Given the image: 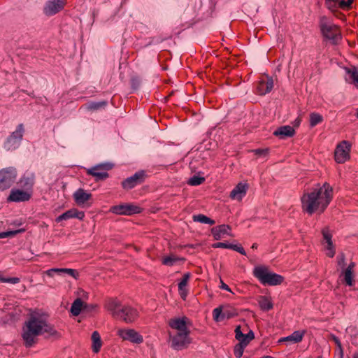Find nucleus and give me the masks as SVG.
I'll use <instances>...</instances> for the list:
<instances>
[{
  "label": "nucleus",
  "instance_id": "20e7f679",
  "mask_svg": "<svg viewBox=\"0 0 358 358\" xmlns=\"http://www.w3.org/2000/svg\"><path fill=\"white\" fill-rule=\"evenodd\" d=\"M254 275L264 285H277L283 282V277L269 271L264 266H256L253 270Z\"/></svg>",
  "mask_w": 358,
  "mask_h": 358
},
{
  "label": "nucleus",
  "instance_id": "c85d7f7f",
  "mask_svg": "<svg viewBox=\"0 0 358 358\" xmlns=\"http://www.w3.org/2000/svg\"><path fill=\"white\" fill-rule=\"evenodd\" d=\"M184 260L185 259L183 258H180L174 255H170L162 259V264L165 266H172L178 262H183Z\"/></svg>",
  "mask_w": 358,
  "mask_h": 358
},
{
  "label": "nucleus",
  "instance_id": "bb28decb",
  "mask_svg": "<svg viewBox=\"0 0 358 358\" xmlns=\"http://www.w3.org/2000/svg\"><path fill=\"white\" fill-rule=\"evenodd\" d=\"M92 350L93 352L97 353L102 345V342L101 340V336L98 331H95L92 333Z\"/></svg>",
  "mask_w": 358,
  "mask_h": 358
},
{
  "label": "nucleus",
  "instance_id": "aec40b11",
  "mask_svg": "<svg viewBox=\"0 0 358 358\" xmlns=\"http://www.w3.org/2000/svg\"><path fill=\"white\" fill-rule=\"evenodd\" d=\"M294 129L289 125L280 127L278 129H276L273 132V135L278 137L280 139H285L288 137H292L294 135Z\"/></svg>",
  "mask_w": 358,
  "mask_h": 358
},
{
  "label": "nucleus",
  "instance_id": "9d476101",
  "mask_svg": "<svg viewBox=\"0 0 358 358\" xmlns=\"http://www.w3.org/2000/svg\"><path fill=\"white\" fill-rule=\"evenodd\" d=\"M117 334L122 340L133 343L140 344L143 341V336L133 329H120Z\"/></svg>",
  "mask_w": 358,
  "mask_h": 358
},
{
  "label": "nucleus",
  "instance_id": "c03bdc74",
  "mask_svg": "<svg viewBox=\"0 0 358 358\" xmlns=\"http://www.w3.org/2000/svg\"><path fill=\"white\" fill-rule=\"evenodd\" d=\"M0 281L2 282H7L11 284H16L20 282V278L17 277L14 278H3L2 273L0 272Z\"/></svg>",
  "mask_w": 358,
  "mask_h": 358
},
{
  "label": "nucleus",
  "instance_id": "f257e3e1",
  "mask_svg": "<svg viewBox=\"0 0 358 358\" xmlns=\"http://www.w3.org/2000/svg\"><path fill=\"white\" fill-rule=\"evenodd\" d=\"M332 198L333 189L329 183L324 182L322 185L317 184L301 196L302 209L309 215L317 212L323 213Z\"/></svg>",
  "mask_w": 358,
  "mask_h": 358
},
{
  "label": "nucleus",
  "instance_id": "3c124183",
  "mask_svg": "<svg viewBox=\"0 0 358 358\" xmlns=\"http://www.w3.org/2000/svg\"><path fill=\"white\" fill-rule=\"evenodd\" d=\"M235 333H236V338L238 341L241 340V338H242L243 336V334L241 331V327L240 326H238V327H237L236 328Z\"/></svg>",
  "mask_w": 358,
  "mask_h": 358
},
{
  "label": "nucleus",
  "instance_id": "6e6552de",
  "mask_svg": "<svg viewBox=\"0 0 358 358\" xmlns=\"http://www.w3.org/2000/svg\"><path fill=\"white\" fill-rule=\"evenodd\" d=\"M110 211L116 215H132L140 213L142 208L133 203H126L112 206Z\"/></svg>",
  "mask_w": 358,
  "mask_h": 358
},
{
  "label": "nucleus",
  "instance_id": "c9c22d12",
  "mask_svg": "<svg viewBox=\"0 0 358 358\" xmlns=\"http://www.w3.org/2000/svg\"><path fill=\"white\" fill-rule=\"evenodd\" d=\"M191 274L189 273H186L183 275L181 280L178 282V289L179 291H183L187 285V282L190 278Z\"/></svg>",
  "mask_w": 358,
  "mask_h": 358
},
{
  "label": "nucleus",
  "instance_id": "ea45409f",
  "mask_svg": "<svg viewBox=\"0 0 358 358\" xmlns=\"http://www.w3.org/2000/svg\"><path fill=\"white\" fill-rule=\"evenodd\" d=\"M247 346V345L239 343L237 344L234 350V355L236 357L240 358L244 352V348Z\"/></svg>",
  "mask_w": 358,
  "mask_h": 358
},
{
  "label": "nucleus",
  "instance_id": "6ab92c4d",
  "mask_svg": "<svg viewBox=\"0 0 358 358\" xmlns=\"http://www.w3.org/2000/svg\"><path fill=\"white\" fill-rule=\"evenodd\" d=\"M355 263L351 262L347 268L341 271L340 278L345 282L347 285L352 286L354 284L353 280V268Z\"/></svg>",
  "mask_w": 358,
  "mask_h": 358
},
{
  "label": "nucleus",
  "instance_id": "72a5a7b5",
  "mask_svg": "<svg viewBox=\"0 0 358 358\" xmlns=\"http://www.w3.org/2000/svg\"><path fill=\"white\" fill-rule=\"evenodd\" d=\"M323 121V117L317 113H312L310 115V125L313 127Z\"/></svg>",
  "mask_w": 358,
  "mask_h": 358
},
{
  "label": "nucleus",
  "instance_id": "603ef678",
  "mask_svg": "<svg viewBox=\"0 0 358 358\" xmlns=\"http://www.w3.org/2000/svg\"><path fill=\"white\" fill-rule=\"evenodd\" d=\"M331 338L335 342L336 345L341 350H342L341 343L340 341L338 340V338L336 336H335L334 335H331Z\"/></svg>",
  "mask_w": 358,
  "mask_h": 358
},
{
  "label": "nucleus",
  "instance_id": "a878e982",
  "mask_svg": "<svg viewBox=\"0 0 358 358\" xmlns=\"http://www.w3.org/2000/svg\"><path fill=\"white\" fill-rule=\"evenodd\" d=\"M346 73V80L352 83L358 87V69L353 66L350 69H348Z\"/></svg>",
  "mask_w": 358,
  "mask_h": 358
},
{
  "label": "nucleus",
  "instance_id": "37998d69",
  "mask_svg": "<svg viewBox=\"0 0 358 358\" xmlns=\"http://www.w3.org/2000/svg\"><path fill=\"white\" fill-rule=\"evenodd\" d=\"M339 0H326L325 4L328 9L334 11L338 8Z\"/></svg>",
  "mask_w": 358,
  "mask_h": 358
},
{
  "label": "nucleus",
  "instance_id": "393cba45",
  "mask_svg": "<svg viewBox=\"0 0 358 358\" xmlns=\"http://www.w3.org/2000/svg\"><path fill=\"white\" fill-rule=\"evenodd\" d=\"M304 334L305 331H295L291 335L281 338L280 342L288 341L291 343H297L302 341Z\"/></svg>",
  "mask_w": 358,
  "mask_h": 358
},
{
  "label": "nucleus",
  "instance_id": "4468645a",
  "mask_svg": "<svg viewBox=\"0 0 358 358\" xmlns=\"http://www.w3.org/2000/svg\"><path fill=\"white\" fill-rule=\"evenodd\" d=\"M145 177L144 171L136 172L134 175L127 178L122 182V187L126 189L134 188L138 184L143 182Z\"/></svg>",
  "mask_w": 358,
  "mask_h": 358
},
{
  "label": "nucleus",
  "instance_id": "2eb2a0df",
  "mask_svg": "<svg viewBox=\"0 0 358 358\" xmlns=\"http://www.w3.org/2000/svg\"><path fill=\"white\" fill-rule=\"evenodd\" d=\"M45 273L50 277H55V275L63 276L64 275H68L72 276L75 279H77L79 275L78 271L72 268H54L46 271Z\"/></svg>",
  "mask_w": 358,
  "mask_h": 358
},
{
  "label": "nucleus",
  "instance_id": "5fc2aeb1",
  "mask_svg": "<svg viewBox=\"0 0 358 358\" xmlns=\"http://www.w3.org/2000/svg\"><path fill=\"white\" fill-rule=\"evenodd\" d=\"M220 288L222 289H224L226 291H231V289L229 287V286L227 285H226L225 283H224L223 282H221Z\"/></svg>",
  "mask_w": 358,
  "mask_h": 358
},
{
  "label": "nucleus",
  "instance_id": "13d9d810",
  "mask_svg": "<svg viewBox=\"0 0 358 358\" xmlns=\"http://www.w3.org/2000/svg\"><path fill=\"white\" fill-rule=\"evenodd\" d=\"M354 358H357V357H354Z\"/></svg>",
  "mask_w": 358,
  "mask_h": 358
},
{
  "label": "nucleus",
  "instance_id": "f03ea898",
  "mask_svg": "<svg viewBox=\"0 0 358 358\" xmlns=\"http://www.w3.org/2000/svg\"><path fill=\"white\" fill-rule=\"evenodd\" d=\"M54 328L48 323L47 315L41 310L30 313L22 327V337L26 346L30 347L36 343L38 336L45 333L53 335Z\"/></svg>",
  "mask_w": 358,
  "mask_h": 358
},
{
  "label": "nucleus",
  "instance_id": "864d4df0",
  "mask_svg": "<svg viewBox=\"0 0 358 358\" xmlns=\"http://www.w3.org/2000/svg\"><path fill=\"white\" fill-rule=\"evenodd\" d=\"M301 120L299 117H298L294 121V127H298L301 124Z\"/></svg>",
  "mask_w": 358,
  "mask_h": 358
},
{
  "label": "nucleus",
  "instance_id": "f704fd0d",
  "mask_svg": "<svg viewBox=\"0 0 358 358\" xmlns=\"http://www.w3.org/2000/svg\"><path fill=\"white\" fill-rule=\"evenodd\" d=\"M326 251V255L329 257H333L335 255V247L332 242L322 244Z\"/></svg>",
  "mask_w": 358,
  "mask_h": 358
},
{
  "label": "nucleus",
  "instance_id": "ddd939ff",
  "mask_svg": "<svg viewBox=\"0 0 358 358\" xmlns=\"http://www.w3.org/2000/svg\"><path fill=\"white\" fill-rule=\"evenodd\" d=\"M65 0H49L47 1L43 11L47 15H53L63 9Z\"/></svg>",
  "mask_w": 358,
  "mask_h": 358
},
{
  "label": "nucleus",
  "instance_id": "f3484780",
  "mask_svg": "<svg viewBox=\"0 0 358 358\" xmlns=\"http://www.w3.org/2000/svg\"><path fill=\"white\" fill-rule=\"evenodd\" d=\"M73 199L78 206H85L92 198V194L82 188H79L73 193Z\"/></svg>",
  "mask_w": 358,
  "mask_h": 358
},
{
  "label": "nucleus",
  "instance_id": "4be33fe9",
  "mask_svg": "<svg viewBox=\"0 0 358 358\" xmlns=\"http://www.w3.org/2000/svg\"><path fill=\"white\" fill-rule=\"evenodd\" d=\"M248 187L245 184L238 183L231 192L230 198L241 201L247 193Z\"/></svg>",
  "mask_w": 358,
  "mask_h": 358
},
{
  "label": "nucleus",
  "instance_id": "473e14b6",
  "mask_svg": "<svg viewBox=\"0 0 358 358\" xmlns=\"http://www.w3.org/2000/svg\"><path fill=\"white\" fill-rule=\"evenodd\" d=\"M213 320L217 322H222L226 318L225 313L222 312V307L216 308L213 312Z\"/></svg>",
  "mask_w": 358,
  "mask_h": 358
},
{
  "label": "nucleus",
  "instance_id": "7c9ffc66",
  "mask_svg": "<svg viewBox=\"0 0 358 358\" xmlns=\"http://www.w3.org/2000/svg\"><path fill=\"white\" fill-rule=\"evenodd\" d=\"M260 308L264 310H268L273 308V303L268 296H260L259 299Z\"/></svg>",
  "mask_w": 358,
  "mask_h": 358
},
{
  "label": "nucleus",
  "instance_id": "09e8293b",
  "mask_svg": "<svg viewBox=\"0 0 358 358\" xmlns=\"http://www.w3.org/2000/svg\"><path fill=\"white\" fill-rule=\"evenodd\" d=\"M230 249L237 251L238 252L241 253V255H246V252H245L244 248L241 245L231 244Z\"/></svg>",
  "mask_w": 358,
  "mask_h": 358
},
{
  "label": "nucleus",
  "instance_id": "79ce46f5",
  "mask_svg": "<svg viewBox=\"0 0 358 358\" xmlns=\"http://www.w3.org/2000/svg\"><path fill=\"white\" fill-rule=\"evenodd\" d=\"M24 231V229H18V230H14V231H8L1 232L0 233V239L14 236L19 233L23 232Z\"/></svg>",
  "mask_w": 358,
  "mask_h": 358
},
{
  "label": "nucleus",
  "instance_id": "6e6d98bb",
  "mask_svg": "<svg viewBox=\"0 0 358 358\" xmlns=\"http://www.w3.org/2000/svg\"><path fill=\"white\" fill-rule=\"evenodd\" d=\"M180 296L182 299L185 300L187 296V292H180Z\"/></svg>",
  "mask_w": 358,
  "mask_h": 358
},
{
  "label": "nucleus",
  "instance_id": "c756f323",
  "mask_svg": "<svg viewBox=\"0 0 358 358\" xmlns=\"http://www.w3.org/2000/svg\"><path fill=\"white\" fill-rule=\"evenodd\" d=\"M108 103L106 101H99V102H89L85 104L86 109L89 110H97L101 108H103L107 106Z\"/></svg>",
  "mask_w": 358,
  "mask_h": 358
},
{
  "label": "nucleus",
  "instance_id": "4c0bfd02",
  "mask_svg": "<svg viewBox=\"0 0 358 358\" xmlns=\"http://www.w3.org/2000/svg\"><path fill=\"white\" fill-rule=\"evenodd\" d=\"M322 234L323 236V242L322 244H326L327 243L332 242L331 238V234L329 231V228L325 227L322 229Z\"/></svg>",
  "mask_w": 358,
  "mask_h": 358
},
{
  "label": "nucleus",
  "instance_id": "7ed1b4c3",
  "mask_svg": "<svg viewBox=\"0 0 358 358\" xmlns=\"http://www.w3.org/2000/svg\"><path fill=\"white\" fill-rule=\"evenodd\" d=\"M188 324H189V320L186 317H173L169 320V342L171 347L173 349L180 350L186 348L191 343Z\"/></svg>",
  "mask_w": 358,
  "mask_h": 358
},
{
  "label": "nucleus",
  "instance_id": "2f4dec72",
  "mask_svg": "<svg viewBox=\"0 0 358 358\" xmlns=\"http://www.w3.org/2000/svg\"><path fill=\"white\" fill-rule=\"evenodd\" d=\"M192 219L194 222L203 224H208L213 225L215 223V222L213 220L208 217L207 216L203 214L194 215H193Z\"/></svg>",
  "mask_w": 358,
  "mask_h": 358
},
{
  "label": "nucleus",
  "instance_id": "5701e85b",
  "mask_svg": "<svg viewBox=\"0 0 358 358\" xmlns=\"http://www.w3.org/2000/svg\"><path fill=\"white\" fill-rule=\"evenodd\" d=\"M122 306L116 299H108L105 302V308L111 312L114 317H117Z\"/></svg>",
  "mask_w": 358,
  "mask_h": 358
},
{
  "label": "nucleus",
  "instance_id": "cd10ccee",
  "mask_svg": "<svg viewBox=\"0 0 358 358\" xmlns=\"http://www.w3.org/2000/svg\"><path fill=\"white\" fill-rule=\"evenodd\" d=\"M85 307V303L80 299H77L71 306V312L73 315L77 316Z\"/></svg>",
  "mask_w": 358,
  "mask_h": 358
},
{
  "label": "nucleus",
  "instance_id": "1a4fd4ad",
  "mask_svg": "<svg viewBox=\"0 0 358 358\" xmlns=\"http://www.w3.org/2000/svg\"><path fill=\"white\" fill-rule=\"evenodd\" d=\"M351 145L347 141H343L336 148L334 156L338 163H344L350 158Z\"/></svg>",
  "mask_w": 358,
  "mask_h": 358
},
{
  "label": "nucleus",
  "instance_id": "423d86ee",
  "mask_svg": "<svg viewBox=\"0 0 358 358\" xmlns=\"http://www.w3.org/2000/svg\"><path fill=\"white\" fill-rule=\"evenodd\" d=\"M24 133L23 124L17 126L16 129L10 134L4 143V148L6 150H13L17 148L22 140Z\"/></svg>",
  "mask_w": 358,
  "mask_h": 358
},
{
  "label": "nucleus",
  "instance_id": "9b49d317",
  "mask_svg": "<svg viewBox=\"0 0 358 358\" xmlns=\"http://www.w3.org/2000/svg\"><path fill=\"white\" fill-rule=\"evenodd\" d=\"M138 313L136 309L129 306H122L117 314V318L127 323H131L138 317Z\"/></svg>",
  "mask_w": 358,
  "mask_h": 358
},
{
  "label": "nucleus",
  "instance_id": "dca6fc26",
  "mask_svg": "<svg viewBox=\"0 0 358 358\" xmlns=\"http://www.w3.org/2000/svg\"><path fill=\"white\" fill-rule=\"evenodd\" d=\"M231 229L229 225L221 224L212 228L211 233L215 240H221L227 236H234L231 233Z\"/></svg>",
  "mask_w": 358,
  "mask_h": 358
},
{
  "label": "nucleus",
  "instance_id": "39448f33",
  "mask_svg": "<svg viewBox=\"0 0 358 358\" xmlns=\"http://www.w3.org/2000/svg\"><path fill=\"white\" fill-rule=\"evenodd\" d=\"M17 170L14 167H7L0 170V191L9 189L15 182Z\"/></svg>",
  "mask_w": 358,
  "mask_h": 358
},
{
  "label": "nucleus",
  "instance_id": "58836bf2",
  "mask_svg": "<svg viewBox=\"0 0 358 358\" xmlns=\"http://www.w3.org/2000/svg\"><path fill=\"white\" fill-rule=\"evenodd\" d=\"M337 266L338 270L341 269L344 270L345 268V256L343 253H341L337 256Z\"/></svg>",
  "mask_w": 358,
  "mask_h": 358
},
{
  "label": "nucleus",
  "instance_id": "a19ab883",
  "mask_svg": "<svg viewBox=\"0 0 358 358\" xmlns=\"http://www.w3.org/2000/svg\"><path fill=\"white\" fill-rule=\"evenodd\" d=\"M205 180L203 177H200L197 176H194L191 178H189L188 181V184L193 186L199 185Z\"/></svg>",
  "mask_w": 358,
  "mask_h": 358
},
{
  "label": "nucleus",
  "instance_id": "a18cd8bd",
  "mask_svg": "<svg viewBox=\"0 0 358 358\" xmlns=\"http://www.w3.org/2000/svg\"><path fill=\"white\" fill-rule=\"evenodd\" d=\"M353 0H339L338 8L343 10L349 9L351 7Z\"/></svg>",
  "mask_w": 358,
  "mask_h": 358
},
{
  "label": "nucleus",
  "instance_id": "f8f14e48",
  "mask_svg": "<svg viewBox=\"0 0 358 358\" xmlns=\"http://www.w3.org/2000/svg\"><path fill=\"white\" fill-rule=\"evenodd\" d=\"M111 168L112 166L109 164H101L88 169L87 173L95 177L96 180H104L108 177L106 171Z\"/></svg>",
  "mask_w": 358,
  "mask_h": 358
},
{
  "label": "nucleus",
  "instance_id": "4d7b16f0",
  "mask_svg": "<svg viewBox=\"0 0 358 358\" xmlns=\"http://www.w3.org/2000/svg\"><path fill=\"white\" fill-rule=\"evenodd\" d=\"M252 248H257V245H256V244H253V245H252Z\"/></svg>",
  "mask_w": 358,
  "mask_h": 358
},
{
  "label": "nucleus",
  "instance_id": "8fccbe9b",
  "mask_svg": "<svg viewBox=\"0 0 358 358\" xmlns=\"http://www.w3.org/2000/svg\"><path fill=\"white\" fill-rule=\"evenodd\" d=\"M230 247H231V244H228L227 243H222V242L215 243L213 245V248H222L230 249Z\"/></svg>",
  "mask_w": 358,
  "mask_h": 358
},
{
  "label": "nucleus",
  "instance_id": "49530a36",
  "mask_svg": "<svg viewBox=\"0 0 358 358\" xmlns=\"http://www.w3.org/2000/svg\"><path fill=\"white\" fill-rule=\"evenodd\" d=\"M20 182L22 186L27 187V188H29V187H32V185H33L32 180L30 179L29 178L25 177V176L22 177L20 179Z\"/></svg>",
  "mask_w": 358,
  "mask_h": 358
},
{
  "label": "nucleus",
  "instance_id": "e433bc0d",
  "mask_svg": "<svg viewBox=\"0 0 358 358\" xmlns=\"http://www.w3.org/2000/svg\"><path fill=\"white\" fill-rule=\"evenodd\" d=\"M255 338V335L252 331H249L247 334H243V336L239 340V343L248 345L253 338Z\"/></svg>",
  "mask_w": 358,
  "mask_h": 358
},
{
  "label": "nucleus",
  "instance_id": "0eeeda50",
  "mask_svg": "<svg viewBox=\"0 0 358 358\" xmlns=\"http://www.w3.org/2000/svg\"><path fill=\"white\" fill-rule=\"evenodd\" d=\"M321 31L323 36L330 40L332 43L336 44L341 40V34L337 26L327 22L321 23Z\"/></svg>",
  "mask_w": 358,
  "mask_h": 358
},
{
  "label": "nucleus",
  "instance_id": "412c9836",
  "mask_svg": "<svg viewBox=\"0 0 358 358\" xmlns=\"http://www.w3.org/2000/svg\"><path fill=\"white\" fill-rule=\"evenodd\" d=\"M30 199V194L23 190L13 189L8 198L10 201H26Z\"/></svg>",
  "mask_w": 358,
  "mask_h": 358
},
{
  "label": "nucleus",
  "instance_id": "b1692460",
  "mask_svg": "<svg viewBox=\"0 0 358 358\" xmlns=\"http://www.w3.org/2000/svg\"><path fill=\"white\" fill-rule=\"evenodd\" d=\"M273 87V80L271 78H268L267 80L259 81L257 90L260 95H264L271 91Z\"/></svg>",
  "mask_w": 358,
  "mask_h": 358
},
{
  "label": "nucleus",
  "instance_id": "de8ad7c7",
  "mask_svg": "<svg viewBox=\"0 0 358 358\" xmlns=\"http://www.w3.org/2000/svg\"><path fill=\"white\" fill-rule=\"evenodd\" d=\"M252 152H253L257 156L265 157L268 153V148H266V149H256V150H252Z\"/></svg>",
  "mask_w": 358,
  "mask_h": 358
},
{
  "label": "nucleus",
  "instance_id": "a211bd4d",
  "mask_svg": "<svg viewBox=\"0 0 358 358\" xmlns=\"http://www.w3.org/2000/svg\"><path fill=\"white\" fill-rule=\"evenodd\" d=\"M85 217V213L82 211H78L76 208L70 209L63 214L60 215L56 218V222H59L62 220H67L71 218H78V220H83Z\"/></svg>",
  "mask_w": 358,
  "mask_h": 358
}]
</instances>
